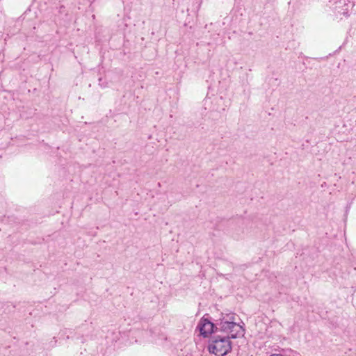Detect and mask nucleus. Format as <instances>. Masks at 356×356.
Listing matches in <instances>:
<instances>
[{
	"label": "nucleus",
	"mask_w": 356,
	"mask_h": 356,
	"mask_svg": "<svg viewBox=\"0 0 356 356\" xmlns=\"http://www.w3.org/2000/svg\"><path fill=\"white\" fill-rule=\"evenodd\" d=\"M238 329L231 328L229 332L227 333V337L230 339H236L238 337H243L244 334H238Z\"/></svg>",
	"instance_id": "5"
},
{
	"label": "nucleus",
	"mask_w": 356,
	"mask_h": 356,
	"mask_svg": "<svg viewBox=\"0 0 356 356\" xmlns=\"http://www.w3.org/2000/svg\"><path fill=\"white\" fill-rule=\"evenodd\" d=\"M209 350L217 356H225L232 350V343L227 337L213 336L209 344Z\"/></svg>",
	"instance_id": "2"
},
{
	"label": "nucleus",
	"mask_w": 356,
	"mask_h": 356,
	"mask_svg": "<svg viewBox=\"0 0 356 356\" xmlns=\"http://www.w3.org/2000/svg\"><path fill=\"white\" fill-rule=\"evenodd\" d=\"M197 329L204 338L208 337L211 333L218 330L217 324H214L209 319L203 317L198 323Z\"/></svg>",
	"instance_id": "3"
},
{
	"label": "nucleus",
	"mask_w": 356,
	"mask_h": 356,
	"mask_svg": "<svg viewBox=\"0 0 356 356\" xmlns=\"http://www.w3.org/2000/svg\"><path fill=\"white\" fill-rule=\"evenodd\" d=\"M217 327L218 330L221 332L228 333L231 328L238 329V334H244L245 329L242 325L236 322H227L224 321L223 319L220 318L217 321Z\"/></svg>",
	"instance_id": "4"
},
{
	"label": "nucleus",
	"mask_w": 356,
	"mask_h": 356,
	"mask_svg": "<svg viewBox=\"0 0 356 356\" xmlns=\"http://www.w3.org/2000/svg\"><path fill=\"white\" fill-rule=\"evenodd\" d=\"M326 11H332L337 17L348 16L353 4L347 0H319Z\"/></svg>",
	"instance_id": "1"
},
{
	"label": "nucleus",
	"mask_w": 356,
	"mask_h": 356,
	"mask_svg": "<svg viewBox=\"0 0 356 356\" xmlns=\"http://www.w3.org/2000/svg\"><path fill=\"white\" fill-rule=\"evenodd\" d=\"M221 319H223L225 321L227 322H235L236 320V315L235 314L230 313L226 314L225 316H223Z\"/></svg>",
	"instance_id": "6"
}]
</instances>
